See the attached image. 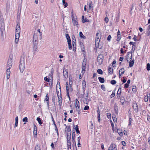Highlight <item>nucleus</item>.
<instances>
[{"instance_id":"obj_53","label":"nucleus","mask_w":150,"mask_h":150,"mask_svg":"<svg viewBox=\"0 0 150 150\" xmlns=\"http://www.w3.org/2000/svg\"><path fill=\"white\" fill-rule=\"evenodd\" d=\"M107 116L108 118L109 119L111 118V115L110 113H107Z\"/></svg>"},{"instance_id":"obj_2","label":"nucleus","mask_w":150,"mask_h":150,"mask_svg":"<svg viewBox=\"0 0 150 150\" xmlns=\"http://www.w3.org/2000/svg\"><path fill=\"white\" fill-rule=\"evenodd\" d=\"M0 29L1 35L2 37H3L4 33H5V24L3 22H1V23L0 25Z\"/></svg>"},{"instance_id":"obj_15","label":"nucleus","mask_w":150,"mask_h":150,"mask_svg":"<svg viewBox=\"0 0 150 150\" xmlns=\"http://www.w3.org/2000/svg\"><path fill=\"white\" fill-rule=\"evenodd\" d=\"M84 18V16H82V21L83 23H84L87 22H89V20L87 19L86 18H85V19Z\"/></svg>"},{"instance_id":"obj_8","label":"nucleus","mask_w":150,"mask_h":150,"mask_svg":"<svg viewBox=\"0 0 150 150\" xmlns=\"http://www.w3.org/2000/svg\"><path fill=\"white\" fill-rule=\"evenodd\" d=\"M100 39L99 37H96L95 41V45L96 47H98L99 49H101V47H99V43L100 41Z\"/></svg>"},{"instance_id":"obj_22","label":"nucleus","mask_w":150,"mask_h":150,"mask_svg":"<svg viewBox=\"0 0 150 150\" xmlns=\"http://www.w3.org/2000/svg\"><path fill=\"white\" fill-rule=\"evenodd\" d=\"M71 132L67 133V140H70L71 139Z\"/></svg>"},{"instance_id":"obj_52","label":"nucleus","mask_w":150,"mask_h":150,"mask_svg":"<svg viewBox=\"0 0 150 150\" xmlns=\"http://www.w3.org/2000/svg\"><path fill=\"white\" fill-rule=\"evenodd\" d=\"M101 89L104 91H105V86L103 85H101Z\"/></svg>"},{"instance_id":"obj_17","label":"nucleus","mask_w":150,"mask_h":150,"mask_svg":"<svg viewBox=\"0 0 150 150\" xmlns=\"http://www.w3.org/2000/svg\"><path fill=\"white\" fill-rule=\"evenodd\" d=\"M121 92V88H120L117 92V98H118L120 97V94Z\"/></svg>"},{"instance_id":"obj_48","label":"nucleus","mask_w":150,"mask_h":150,"mask_svg":"<svg viewBox=\"0 0 150 150\" xmlns=\"http://www.w3.org/2000/svg\"><path fill=\"white\" fill-rule=\"evenodd\" d=\"M89 109V107L88 105H86L83 108L84 110H87Z\"/></svg>"},{"instance_id":"obj_33","label":"nucleus","mask_w":150,"mask_h":150,"mask_svg":"<svg viewBox=\"0 0 150 150\" xmlns=\"http://www.w3.org/2000/svg\"><path fill=\"white\" fill-rule=\"evenodd\" d=\"M37 120L38 122V123L40 125H41L42 124V122L41 120V119L40 118L38 117L37 118Z\"/></svg>"},{"instance_id":"obj_29","label":"nucleus","mask_w":150,"mask_h":150,"mask_svg":"<svg viewBox=\"0 0 150 150\" xmlns=\"http://www.w3.org/2000/svg\"><path fill=\"white\" fill-rule=\"evenodd\" d=\"M68 43L69 45V50H71L72 48L71 42V41H68Z\"/></svg>"},{"instance_id":"obj_31","label":"nucleus","mask_w":150,"mask_h":150,"mask_svg":"<svg viewBox=\"0 0 150 150\" xmlns=\"http://www.w3.org/2000/svg\"><path fill=\"white\" fill-rule=\"evenodd\" d=\"M135 47H136L135 45H133L132 46V50L130 51V52H128V53H132V51L133 52L135 50Z\"/></svg>"},{"instance_id":"obj_44","label":"nucleus","mask_w":150,"mask_h":150,"mask_svg":"<svg viewBox=\"0 0 150 150\" xmlns=\"http://www.w3.org/2000/svg\"><path fill=\"white\" fill-rule=\"evenodd\" d=\"M23 122H28V118L27 117H25L23 119Z\"/></svg>"},{"instance_id":"obj_41","label":"nucleus","mask_w":150,"mask_h":150,"mask_svg":"<svg viewBox=\"0 0 150 150\" xmlns=\"http://www.w3.org/2000/svg\"><path fill=\"white\" fill-rule=\"evenodd\" d=\"M34 47H33L34 50L35 51H37V50H38L37 46V44H34Z\"/></svg>"},{"instance_id":"obj_64","label":"nucleus","mask_w":150,"mask_h":150,"mask_svg":"<svg viewBox=\"0 0 150 150\" xmlns=\"http://www.w3.org/2000/svg\"><path fill=\"white\" fill-rule=\"evenodd\" d=\"M124 59V57H120V58L119 61H122Z\"/></svg>"},{"instance_id":"obj_20","label":"nucleus","mask_w":150,"mask_h":150,"mask_svg":"<svg viewBox=\"0 0 150 150\" xmlns=\"http://www.w3.org/2000/svg\"><path fill=\"white\" fill-rule=\"evenodd\" d=\"M79 36L81 38L83 39H85L86 38V37L83 35L81 32H79Z\"/></svg>"},{"instance_id":"obj_51","label":"nucleus","mask_w":150,"mask_h":150,"mask_svg":"<svg viewBox=\"0 0 150 150\" xmlns=\"http://www.w3.org/2000/svg\"><path fill=\"white\" fill-rule=\"evenodd\" d=\"M90 123L91 124V125L90 126V128L91 129H92L93 128V123L91 121H90Z\"/></svg>"},{"instance_id":"obj_60","label":"nucleus","mask_w":150,"mask_h":150,"mask_svg":"<svg viewBox=\"0 0 150 150\" xmlns=\"http://www.w3.org/2000/svg\"><path fill=\"white\" fill-rule=\"evenodd\" d=\"M83 86H86V82L85 80H83L82 83Z\"/></svg>"},{"instance_id":"obj_9","label":"nucleus","mask_w":150,"mask_h":150,"mask_svg":"<svg viewBox=\"0 0 150 150\" xmlns=\"http://www.w3.org/2000/svg\"><path fill=\"white\" fill-rule=\"evenodd\" d=\"M60 95H58V103L60 107L61 108L62 103V98L61 96V92L60 93Z\"/></svg>"},{"instance_id":"obj_18","label":"nucleus","mask_w":150,"mask_h":150,"mask_svg":"<svg viewBox=\"0 0 150 150\" xmlns=\"http://www.w3.org/2000/svg\"><path fill=\"white\" fill-rule=\"evenodd\" d=\"M134 59H133L129 62V66L130 67H132L134 63Z\"/></svg>"},{"instance_id":"obj_49","label":"nucleus","mask_w":150,"mask_h":150,"mask_svg":"<svg viewBox=\"0 0 150 150\" xmlns=\"http://www.w3.org/2000/svg\"><path fill=\"white\" fill-rule=\"evenodd\" d=\"M114 110L115 111V112L116 113H117V110H118V108L117 107V106H116L115 107H114Z\"/></svg>"},{"instance_id":"obj_46","label":"nucleus","mask_w":150,"mask_h":150,"mask_svg":"<svg viewBox=\"0 0 150 150\" xmlns=\"http://www.w3.org/2000/svg\"><path fill=\"white\" fill-rule=\"evenodd\" d=\"M132 120V119L130 117H129V123L128 124V126L129 125L130 126L131 124V122Z\"/></svg>"},{"instance_id":"obj_57","label":"nucleus","mask_w":150,"mask_h":150,"mask_svg":"<svg viewBox=\"0 0 150 150\" xmlns=\"http://www.w3.org/2000/svg\"><path fill=\"white\" fill-rule=\"evenodd\" d=\"M74 41H76V39H75V37L74 36H73V37L72 38V42H74Z\"/></svg>"},{"instance_id":"obj_45","label":"nucleus","mask_w":150,"mask_h":150,"mask_svg":"<svg viewBox=\"0 0 150 150\" xmlns=\"http://www.w3.org/2000/svg\"><path fill=\"white\" fill-rule=\"evenodd\" d=\"M112 118L113 121L114 122H117V118L115 115H114V116H112Z\"/></svg>"},{"instance_id":"obj_34","label":"nucleus","mask_w":150,"mask_h":150,"mask_svg":"<svg viewBox=\"0 0 150 150\" xmlns=\"http://www.w3.org/2000/svg\"><path fill=\"white\" fill-rule=\"evenodd\" d=\"M89 9H93V4L91 2H90L89 3Z\"/></svg>"},{"instance_id":"obj_42","label":"nucleus","mask_w":150,"mask_h":150,"mask_svg":"<svg viewBox=\"0 0 150 150\" xmlns=\"http://www.w3.org/2000/svg\"><path fill=\"white\" fill-rule=\"evenodd\" d=\"M45 101H49V96L48 93H47V94L46 96L45 97Z\"/></svg>"},{"instance_id":"obj_43","label":"nucleus","mask_w":150,"mask_h":150,"mask_svg":"<svg viewBox=\"0 0 150 150\" xmlns=\"http://www.w3.org/2000/svg\"><path fill=\"white\" fill-rule=\"evenodd\" d=\"M116 81L115 80H112L110 82L111 83L112 85H115L116 83Z\"/></svg>"},{"instance_id":"obj_23","label":"nucleus","mask_w":150,"mask_h":150,"mask_svg":"<svg viewBox=\"0 0 150 150\" xmlns=\"http://www.w3.org/2000/svg\"><path fill=\"white\" fill-rule=\"evenodd\" d=\"M71 13L72 14V16H71V18H72V21L75 20L77 19V18L76 16H74L73 12H72Z\"/></svg>"},{"instance_id":"obj_5","label":"nucleus","mask_w":150,"mask_h":150,"mask_svg":"<svg viewBox=\"0 0 150 150\" xmlns=\"http://www.w3.org/2000/svg\"><path fill=\"white\" fill-rule=\"evenodd\" d=\"M104 57L102 54H100L98 57V62L99 65H101L103 60Z\"/></svg>"},{"instance_id":"obj_21","label":"nucleus","mask_w":150,"mask_h":150,"mask_svg":"<svg viewBox=\"0 0 150 150\" xmlns=\"http://www.w3.org/2000/svg\"><path fill=\"white\" fill-rule=\"evenodd\" d=\"M98 79L99 81L101 83H103L104 82L105 80L103 78L101 77H98Z\"/></svg>"},{"instance_id":"obj_32","label":"nucleus","mask_w":150,"mask_h":150,"mask_svg":"<svg viewBox=\"0 0 150 150\" xmlns=\"http://www.w3.org/2000/svg\"><path fill=\"white\" fill-rule=\"evenodd\" d=\"M75 139V131L74 132L73 131L72 133V140H74Z\"/></svg>"},{"instance_id":"obj_36","label":"nucleus","mask_w":150,"mask_h":150,"mask_svg":"<svg viewBox=\"0 0 150 150\" xmlns=\"http://www.w3.org/2000/svg\"><path fill=\"white\" fill-rule=\"evenodd\" d=\"M146 69L148 71L150 70V64L149 63H148L146 65Z\"/></svg>"},{"instance_id":"obj_30","label":"nucleus","mask_w":150,"mask_h":150,"mask_svg":"<svg viewBox=\"0 0 150 150\" xmlns=\"http://www.w3.org/2000/svg\"><path fill=\"white\" fill-rule=\"evenodd\" d=\"M66 38L68 41H71L69 35L68 34H66Z\"/></svg>"},{"instance_id":"obj_3","label":"nucleus","mask_w":150,"mask_h":150,"mask_svg":"<svg viewBox=\"0 0 150 150\" xmlns=\"http://www.w3.org/2000/svg\"><path fill=\"white\" fill-rule=\"evenodd\" d=\"M25 69V63L23 60H21L19 64V69L21 72H23Z\"/></svg>"},{"instance_id":"obj_55","label":"nucleus","mask_w":150,"mask_h":150,"mask_svg":"<svg viewBox=\"0 0 150 150\" xmlns=\"http://www.w3.org/2000/svg\"><path fill=\"white\" fill-rule=\"evenodd\" d=\"M50 79H48L46 77H45L44 78V80L47 82H49L50 81Z\"/></svg>"},{"instance_id":"obj_28","label":"nucleus","mask_w":150,"mask_h":150,"mask_svg":"<svg viewBox=\"0 0 150 150\" xmlns=\"http://www.w3.org/2000/svg\"><path fill=\"white\" fill-rule=\"evenodd\" d=\"M40 29H38V30H37V32H38V33H40V39H41L42 38V33L40 31Z\"/></svg>"},{"instance_id":"obj_16","label":"nucleus","mask_w":150,"mask_h":150,"mask_svg":"<svg viewBox=\"0 0 150 150\" xmlns=\"http://www.w3.org/2000/svg\"><path fill=\"white\" fill-rule=\"evenodd\" d=\"M125 70L124 68H121L119 71V75L120 76L122 74H124Z\"/></svg>"},{"instance_id":"obj_39","label":"nucleus","mask_w":150,"mask_h":150,"mask_svg":"<svg viewBox=\"0 0 150 150\" xmlns=\"http://www.w3.org/2000/svg\"><path fill=\"white\" fill-rule=\"evenodd\" d=\"M35 150H40V149L38 145H36L35 147Z\"/></svg>"},{"instance_id":"obj_14","label":"nucleus","mask_w":150,"mask_h":150,"mask_svg":"<svg viewBox=\"0 0 150 150\" xmlns=\"http://www.w3.org/2000/svg\"><path fill=\"white\" fill-rule=\"evenodd\" d=\"M21 29L20 28V25L19 23L17 24V25L16 26V32H20Z\"/></svg>"},{"instance_id":"obj_47","label":"nucleus","mask_w":150,"mask_h":150,"mask_svg":"<svg viewBox=\"0 0 150 150\" xmlns=\"http://www.w3.org/2000/svg\"><path fill=\"white\" fill-rule=\"evenodd\" d=\"M132 91L134 92H135L136 91V86H133L132 88Z\"/></svg>"},{"instance_id":"obj_62","label":"nucleus","mask_w":150,"mask_h":150,"mask_svg":"<svg viewBox=\"0 0 150 150\" xmlns=\"http://www.w3.org/2000/svg\"><path fill=\"white\" fill-rule=\"evenodd\" d=\"M67 147L68 150H69V149H71V144L67 145Z\"/></svg>"},{"instance_id":"obj_27","label":"nucleus","mask_w":150,"mask_h":150,"mask_svg":"<svg viewBox=\"0 0 150 150\" xmlns=\"http://www.w3.org/2000/svg\"><path fill=\"white\" fill-rule=\"evenodd\" d=\"M66 88L67 93L69 92V84L68 82H67L66 83Z\"/></svg>"},{"instance_id":"obj_11","label":"nucleus","mask_w":150,"mask_h":150,"mask_svg":"<svg viewBox=\"0 0 150 150\" xmlns=\"http://www.w3.org/2000/svg\"><path fill=\"white\" fill-rule=\"evenodd\" d=\"M75 107L77 111H78L80 110L79 102L77 99L75 100Z\"/></svg>"},{"instance_id":"obj_4","label":"nucleus","mask_w":150,"mask_h":150,"mask_svg":"<svg viewBox=\"0 0 150 150\" xmlns=\"http://www.w3.org/2000/svg\"><path fill=\"white\" fill-rule=\"evenodd\" d=\"M38 33H35V32L33 35V40L34 44H38Z\"/></svg>"},{"instance_id":"obj_59","label":"nucleus","mask_w":150,"mask_h":150,"mask_svg":"<svg viewBox=\"0 0 150 150\" xmlns=\"http://www.w3.org/2000/svg\"><path fill=\"white\" fill-rule=\"evenodd\" d=\"M33 134L34 135L37 136V130L33 131Z\"/></svg>"},{"instance_id":"obj_58","label":"nucleus","mask_w":150,"mask_h":150,"mask_svg":"<svg viewBox=\"0 0 150 150\" xmlns=\"http://www.w3.org/2000/svg\"><path fill=\"white\" fill-rule=\"evenodd\" d=\"M108 20H109V19H108V18L106 17L105 18V21L106 23H108Z\"/></svg>"},{"instance_id":"obj_63","label":"nucleus","mask_w":150,"mask_h":150,"mask_svg":"<svg viewBox=\"0 0 150 150\" xmlns=\"http://www.w3.org/2000/svg\"><path fill=\"white\" fill-rule=\"evenodd\" d=\"M129 84L127 83H126L125 84V88H127L129 87Z\"/></svg>"},{"instance_id":"obj_35","label":"nucleus","mask_w":150,"mask_h":150,"mask_svg":"<svg viewBox=\"0 0 150 150\" xmlns=\"http://www.w3.org/2000/svg\"><path fill=\"white\" fill-rule=\"evenodd\" d=\"M62 3H63V4L65 6V7H66L67 6H68L67 3L65 2V0H62Z\"/></svg>"},{"instance_id":"obj_13","label":"nucleus","mask_w":150,"mask_h":150,"mask_svg":"<svg viewBox=\"0 0 150 150\" xmlns=\"http://www.w3.org/2000/svg\"><path fill=\"white\" fill-rule=\"evenodd\" d=\"M72 83H73L72 79L71 78H70L69 77V85H70V91H72L73 90V88H72Z\"/></svg>"},{"instance_id":"obj_37","label":"nucleus","mask_w":150,"mask_h":150,"mask_svg":"<svg viewBox=\"0 0 150 150\" xmlns=\"http://www.w3.org/2000/svg\"><path fill=\"white\" fill-rule=\"evenodd\" d=\"M97 72L98 73L101 74H102L103 73L102 71L100 69H98L97 70Z\"/></svg>"},{"instance_id":"obj_38","label":"nucleus","mask_w":150,"mask_h":150,"mask_svg":"<svg viewBox=\"0 0 150 150\" xmlns=\"http://www.w3.org/2000/svg\"><path fill=\"white\" fill-rule=\"evenodd\" d=\"M58 86L59 87V89H60V92H61V87L60 85V82L59 81L57 82L56 86V87H57Z\"/></svg>"},{"instance_id":"obj_50","label":"nucleus","mask_w":150,"mask_h":150,"mask_svg":"<svg viewBox=\"0 0 150 150\" xmlns=\"http://www.w3.org/2000/svg\"><path fill=\"white\" fill-rule=\"evenodd\" d=\"M120 35H117V41H119L120 40Z\"/></svg>"},{"instance_id":"obj_54","label":"nucleus","mask_w":150,"mask_h":150,"mask_svg":"<svg viewBox=\"0 0 150 150\" xmlns=\"http://www.w3.org/2000/svg\"><path fill=\"white\" fill-rule=\"evenodd\" d=\"M115 95V92H114L113 91L110 97L111 98H112L113 97H114Z\"/></svg>"},{"instance_id":"obj_12","label":"nucleus","mask_w":150,"mask_h":150,"mask_svg":"<svg viewBox=\"0 0 150 150\" xmlns=\"http://www.w3.org/2000/svg\"><path fill=\"white\" fill-rule=\"evenodd\" d=\"M132 107L136 112H137L138 111L139 108L137 104L136 103H134Z\"/></svg>"},{"instance_id":"obj_56","label":"nucleus","mask_w":150,"mask_h":150,"mask_svg":"<svg viewBox=\"0 0 150 150\" xmlns=\"http://www.w3.org/2000/svg\"><path fill=\"white\" fill-rule=\"evenodd\" d=\"M111 38V37L110 35H109L108 36V38H107V40L109 41H110V40Z\"/></svg>"},{"instance_id":"obj_25","label":"nucleus","mask_w":150,"mask_h":150,"mask_svg":"<svg viewBox=\"0 0 150 150\" xmlns=\"http://www.w3.org/2000/svg\"><path fill=\"white\" fill-rule=\"evenodd\" d=\"M77 21V19L72 21L74 25H78V23Z\"/></svg>"},{"instance_id":"obj_40","label":"nucleus","mask_w":150,"mask_h":150,"mask_svg":"<svg viewBox=\"0 0 150 150\" xmlns=\"http://www.w3.org/2000/svg\"><path fill=\"white\" fill-rule=\"evenodd\" d=\"M100 112H98V121L99 122H100Z\"/></svg>"},{"instance_id":"obj_61","label":"nucleus","mask_w":150,"mask_h":150,"mask_svg":"<svg viewBox=\"0 0 150 150\" xmlns=\"http://www.w3.org/2000/svg\"><path fill=\"white\" fill-rule=\"evenodd\" d=\"M118 133L120 135H121V134H122V132L120 130H117Z\"/></svg>"},{"instance_id":"obj_24","label":"nucleus","mask_w":150,"mask_h":150,"mask_svg":"<svg viewBox=\"0 0 150 150\" xmlns=\"http://www.w3.org/2000/svg\"><path fill=\"white\" fill-rule=\"evenodd\" d=\"M108 70L109 73L110 74L113 73V69L110 67H108Z\"/></svg>"},{"instance_id":"obj_7","label":"nucleus","mask_w":150,"mask_h":150,"mask_svg":"<svg viewBox=\"0 0 150 150\" xmlns=\"http://www.w3.org/2000/svg\"><path fill=\"white\" fill-rule=\"evenodd\" d=\"M108 150H117L116 145L112 143Z\"/></svg>"},{"instance_id":"obj_6","label":"nucleus","mask_w":150,"mask_h":150,"mask_svg":"<svg viewBox=\"0 0 150 150\" xmlns=\"http://www.w3.org/2000/svg\"><path fill=\"white\" fill-rule=\"evenodd\" d=\"M86 59H84L82 64V73H84V71L85 70L86 66Z\"/></svg>"},{"instance_id":"obj_10","label":"nucleus","mask_w":150,"mask_h":150,"mask_svg":"<svg viewBox=\"0 0 150 150\" xmlns=\"http://www.w3.org/2000/svg\"><path fill=\"white\" fill-rule=\"evenodd\" d=\"M63 75L65 78H67L68 76V74L67 70L65 68H64L63 69Z\"/></svg>"},{"instance_id":"obj_26","label":"nucleus","mask_w":150,"mask_h":150,"mask_svg":"<svg viewBox=\"0 0 150 150\" xmlns=\"http://www.w3.org/2000/svg\"><path fill=\"white\" fill-rule=\"evenodd\" d=\"M20 32H16L15 38L19 39L20 37Z\"/></svg>"},{"instance_id":"obj_19","label":"nucleus","mask_w":150,"mask_h":150,"mask_svg":"<svg viewBox=\"0 0 150 150\" xmlns=\"http://www.w3.org/2000/svg\"><path fill=\"white\" fill-rule=\"evenodd\" d=\"M120 100L121 103L122 104V105H123L125 102V98L123 96H121L120 98Z\"/></svg>"},{"instance_id":"obj_1","label":"nucleus","mask_w":150,"mask_h":150,"mask_svg":"<svg viewBox=\"0 0 150 150\" xmlns=\"http://www.w3.org/2000/svg\"><path fill=\"white\" fill-rule=\"evenodd\" d=\"M11 59H9L8 61V63L7 66L6 72V78L8 79L10 78V69L11 67L12 66V61Z\"/></svg>"}]
</instances>
